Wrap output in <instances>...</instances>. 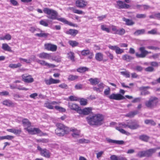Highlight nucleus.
Returning <instances> with one entry per match:
<instances>
[{"instance_id": "1", "label": "nucleus", "mask_w": 160, "mask_h": 160, "mask_svg": "<svg viewBox=\"0 0 160 160\" xmlns=\"http://www.w3.org/2000/svg\"><path fill=\"white\" fill-rule=\"evenodd\" d=\"M44 12L47 14L48 16L47 17L50 19L52 20H57L59 21L67 24L69 26L76 27V24L72 23L71 22L67 20L65 18H58V13L55 10L50 9L48 8H45L43 9Z\"/></svg>"}, {"instance_id": "2", "label": "nucleus", "mask_w": 160, "mask_h": 160, "mask_svg": "<svg viewBox=\"0 0 160 160\" xmlns=\"http://www.w3.org/2000/svg\"><path fill=\"white\" fill-rule=\"evenodd\" d=\"M86 119L90 125L98 126L104 123V117L102 114L98 113L87 117Z\"/></svg>"}, {"instance_id": "3", "label": "nucleus", "mask_w": 160, "mask_h": 160, "mask_svg": "<svg viewBox=\"0 0 160 160\" xmlns=\"http://www.w3.org/2000/svg\"><path fill=\"white\" fill-rule=\"evenodd\" d=\"M56 126L57 128L55 130V132L59 136H62L65 134H67L70 131L68 127L61 123H57Z\"/></svg>"}, {"instance_id": "4", "label": "nucleus", "mask_w": 160, "mask_h": 160, "mask_svg": "<svg viewBox=\"0 0 160 160\" xmlns=\"http://www.w3.org/2000/svg\"><path fill=\"white\" fill-rule=\"evenodd\" d=\"M158 102V98L155 97H151L149 99L146 101L145 106L149 108H153L155 107Z\"/></svg>"}, {"instance_id": "5", "label": "nucleus", "mask_w": 160, "mask_h": 160, "mask_svg": "<svg viewBox=\"0 0 160 160\" xmlns=\"http://www.w3.org/2000/svg\"><path fill=\"white\" fill-rule=\"evenodd\" d=\"M116 3L115 7L118 9H127L129 8L130 7V5L127 4L124 2L120 0L117 1Z\"/></svg>"}, {"instance_id": "6", "label": "nucleus", "mask_w": 160, "mask_h": 160, "mask_svg": "<svg viewBox=\"0 0 160 160\" xmlns=\"http://www.w3.org/2000/svg\"><path fill=\"white\" fill-rule=\"evenodd\" d=\"M139 50L141 53L138 54V53H136V57L138 58H144L148 53H151L150 52H149L145 50L144 47H141L139 48Z\"/></svg>"}, {"instance_id": "7", "label": "nucleus", "mask_w": 160, "mask_h": 160, "mask_svg": "<svg viewBox=\"0 0 160 160\" xmlns=\"http://www.w3.org/2000/svg\"><path fill=\"white\" fill-rule=\"evenodd\" d=\"M108 98L110 99L117 100H120L125 99L124 96L119 93H112L109 96Z\"/></svg>"}, {"instance_id": "8", "label": "nucleus", "mask_w": 160, "mask_h": 160, "mask_svg": "<svg viewBox=\"0 0 160 160\" xmlns=\"http://www.w3.org/2000/svg\"><path fill=\"white\" fill-rule=\"evenodd\" d=\"M140 127L138 122L136 121H131L128 122V128L132 130L137 129Z\"/></svg>"}, {"instance_id": "9", "label": "nucleus", "mask_w": 160, "mask_h": 160, "mask_svg": "<svg viewBox=\"0 0 160 160\" xmlns=\"http://www.w3.org/2000/svg\"><path fill=\"white\" fill-rule=\"evenodd\" d=\"M36 61L41 65L46 66L48 68H53L56 67V65L54 64L48 63L43 60L36 59Z\"/></svg>"}, {"instance_id": "10", "label": "nucleus", "mask_w": 160, "mask_h": 160, "mask_svg": "<svg viewBox=\"0 0 160 160\" xmlns=\"http://www.w3.org/2000/svg\"><path fill=\"white\" fill-rule=\"evenodd\" d=\"M87 4L88 2L84 0H77L75 2L76 6L80 8H84Z\"/></svg>"}, {"instance_id": "11", "label": "nucleus", "mask_w": 160, "mask_h": 160, "mask_svg": "<svg viewBox=\"0 0 160 160\" xmlns=\"http://www.w3.org/2000/svg\"><path fill=\"white\" fill-rule=\"evenodd\" d=\"M22 80L27 83H31L34 81V79L30 75H28L27 74H23L22 76Z\"/></svg>"}, {"instance_id": "12", "label": "nucleus", "mask_w": 160, "mask_h": 160, "mask_svg": "<svg viewBox=\"0 0 160 160\" xmlns=\"http://www.w3.org/2000/svg\"><path fill=\"white\" fill-rule=\"evenodd\" d=\"M37 149L40 152V154L42 156L48 158L50 157L49 152L46 149H42L39 146H38Z\"/></svg>"}, {"instance_id": "13", "label": "nucleus", "mask_w": 160, "mask_h": 160, "mask_svg": "<svg viewBox=\"0 0 160 160\" xmlns=\"http://www.w3.org/2000/svg\"><path fill=\"white\" fill-rule=\"evenodd\" d=\"M44 47L45 48L48 50L52 52L56 51L57 48V47L56 45L49 43L45 44Z\"/></svg>"}, {"instance_id": "14", "label": "nucleus", "mask_w": 160, "mask_h": 160, "mask_svg": "<svg viewBox=\"0 0 160 160\" xmlns=\"http://www.w3.org/2000/svg\"><path fill=\"white\" fill-rule=\"evenodd\" d=\"M92 108L91 107L86 108L83 109L80 108L78 111V113L82 114L84 115H88L92 112Z\"/></svg>"}, {"instance_id": "15", "label": "nucleus", "mask_w": 160, "mask_h": 160, "mask_svg": "<svg viewBox=\"0 0 160 160\" xmlns=\"http://www.w3.org/2000/svg\"><path fill=\"white\" fill-rule=\"evenodd\" d=\"M106 140L108 143H109L117 144L119 145H122L124 144V142L123 140H114L108 138H106Z\"/></svg>"}, {"instance_id": "16", "label": "nucleus", "mask_w": 160, "mask_h": 160, "mask_svg": "<svg viewBox=\"0 0 160 160\" xmlns=\"http://www.w3.org/2000/svg\"><path fill=\"white\" fill-rule=\"evenodd\" d=\"M44 81L45 83L47 85H50L52 84H56L60 82L59 80L54 79L52 78L49 79H45Z\"/></svg>"}, {"instance_id": "17", "label": "nucleus", "mask_w": 160, "mask_h": 160, "mask_svg": "<svg viewBox=\"0 0 160 160\" xmlns=\"http://www.w3.org/2000/svg\"><path fill=\"white\" fill-rule=\"evenodd\" d=\"M68 106L71 109L76 111L78 113V111L80 110V108L77 104L71 102H68Z\"/></svg>"}, {"instance_id": "18", "label": "nucleus", "mask_w": 160, "mask_h": 160, "mask_svg": "<svg viewBox=\"0 0 160 160\" xmlns=\"http://www.w3.org/2000/svg\"><path fill=\"white\" fill-rule=\"evenodd\" d=\"M37 56L42 59H50L51 57V54L44 52H42L38 54Z\"/></svg>"}, {"instance_id": "19", "label": "nucleus", "mask_w": 160, "mask_h": 160, "mask_svg": "<svg viewBox=\"0 0 160 160\" xmlns=\"http://www.w3.org/2000/svg\"><path fill=\"white\" fill-rule=\"evenodd\" d=\"M2 103L3 105L8 107H13L15 106L14 103L9 99H6L3 101Z\"/></svg>"}, {"instance_id": "20", "label": "nucleus", "mask_w": 160, "mask_h": 160, "mask_svg": "<svg viewBox=\"0 0 160 160\" xmlns=\"http://www.w3.org/2000/svg\"><path fill=\"white\" fill-rule=\"evenodd\" d=\"M156 152V149L153 148H150L145 150L146 157H152L153 154Z\"/></svg>"}, {"instance_id": "21", "label": "nucleus", "mask_w": 160, "mask_h": 160, "mask_svg": "<svg viewBox=\"0 0 160 160\" xmlns=\"http://www.w3.org/2000/svg\"><path fill=\"white\" fill-rule=\"evenodd\" d=\"M25 129L28 132L31 134H34L37 133H39L40 132V130L38 128H26Z\"/></svg>"}, {"instance_id": "22", "label": "nucleus", "mask_w": 160, "mask_h": 160, "mask_svg": "<svg viewBox=\"0 0 160 160\" xmlns=\"http://www.w3.org/2000/svg\"><path fill=\"white\" fill-rule=\"evenodd\" d=\"M78 32V31L76 29H70L66 32L67 34L70 35L72 36H75Z\"/></svg>"}, {"instance_id": "23", "label": "nucleus", "mask_w": 160, "mask_h": 160, "mask_svg": "<svg viewBox=\"0 0 160 160\" xmlns=\"http://www.w3.org/2000/svg\"><path fill=\"white\" fill-rule=\"evenodd\" d=\"M91 84L92 85H96L99 83L100 81L99 78H90L88 80Z\"/></svg>"}, {"instance_id": "24", "label": "nucleus", "mask_w": 160, "mask_h": 160, "mask_svg": "<svg viewBox=\"0 0 160 160\" xmlns=\"http://www.w3.org/2000/svg\"><path fill=\"white\" fill-rule=\"evenodd\" d=\"M72 132V136L74 138H77L80 135V131L75 128L72 129L70 130Z\"/></svg>"}, {"instance_id": "25", "label": "nucleus", "mask_w": 160, "mask_h": 160, "mask_svg": "<svg viewBox=\"0 0 160 160\" xmlns=\"http://www.w3.org/2000/svg\"><path fill=\"white\" fill-rule=\"evenodd\" d=\"M103 55L101 52L96 53L95 56V59L98 61H101L103 58Z\"/></svg>"}, {"instance_id": "26", "label": "nucleus", "mask_w": 160, "mask_h": 160, "mask_svg": "<svg viewBox=\"0 0 160 160\" xmlns=\"http://www.w3.org/2000/svg\"><path fill=\"white\" fill-rule=\"evenodd\" d=\"M2 48L3 50L5 51L11 52L12 51L11 49V48L7 43H3Z\"/></svg>"}, {"instance_id": "27", "label": "nucleus", "mask_w": 160, "mask_h": 160, "mask_svg": "<svg viewBox=\"0 0 160 160\" xmlns=\"http://www.w3.org/2000/svg\"><path fill=\"white\" fill-rule=\"evenodd\" d=\"M122 59L123 60L128 62H129L131 60L133 59V58L132 56L128 54H125L122 56Z\"/></svg>"}, {"instance_id": "28", "label": "nucleus", "mask_w": 160, "mask_h": 160, "mask_svg": "<svg viewBox=\"0 0 160 160\" xmlns=\"http://www.w3.org/2000/svg\"><path fill=\"white\" fill-rule=\"evenodd\" d=\"M122 20L126 22V24L127 25L131 26L134 24L135 23L132 20L127 19L125 18H122Z\"/></svg>"}, {"instance_id": "29", "label": "nucleus", "mask_w": 160, "mask_h": 160, "mask_svg": "<svg viewBox=\"0 0 160 160\" xmlns=\"http://www.w3.org/2000/svg\"><path fill=\"white\" fill-rule=\"evenodd\" d=\"M138 113V112L137 111H133L131 112L126 115V116L129 118H132L134 116L137 114Z\"/></svg>"}, {"instance_id": "30", "label": "nucleus", "mask_w": 160, "mask_h": 160, "mask_svg": "<svg viewBox=\"0 0 160 160\" xmlns=\"http://www.w3.org/2000/svg\"><path fill=\"white\" fill-rule=\"evenodd\" d=\"M139 138L141 140L145 142H147L149 138V137L148 136L145 135H140Z\"/></svg>"}, {"instance_id": "31", "label": "nucleus", "mask_w": 160, "mask_h": 160, "mask_svg": "<svg viewBox=\"0 0 160 160\" xmlns=\"http://www.w3.org/2000/svg\"><path fill=\"white\" fill-rule=\"evenodd\" d=\"M22 122L25 127H30L31 126V123L29 120L27 119H24L22 120Z\"/></svg>"}, {"instance_id": "32", "label": "nucleus", "mask_w": 160, "mask_h": 160, "mask_svg": "<svg viewBox=\"0 0 160 160\" xmlns=\"http://www.w3.org/2000/svg\"><path fill=\"white\" fill-rule=\"evenodd\" d=\"M145 32L144 29H139L136 30L134 33L135 35L138 36L140 35L144 34Z\"/></svg>"}, {"instance_id": "33", "label": "nucleus", "mask_w": 160, "mask_h": 160, "mask_svg": "<svg viewBox=\"0 0 160 160\" xmlns=\"http://www.w3.org/2000/svg\"><path fill=\"white\" fill-rule=\"evenodd\" d=\"M11 38V35L9 34H7L4 37H0V40H10Z\"/></svg>"}, {"instance_id": "34", "label": "nucleus", "mask_w": 160, "mask_h": 160, "mask_svg": "<svg viewBox=\"0 0 160 160\" xmlns=\"http://www.w3.org/2000/svg\"><path fill=\"white\" fill-rule=\"evenodd\" d=\"M69 9L70 10H72V12L74 13L78 14H84V12L78 9H77L73 8H70Z\"/></svg>"}, {"instance_id": "35", "label": "nucleus", "mask_w": 160, "mask_h": 160, "mask_svg": "<svg viewBox=\"0 0 160 160\" xmlns=\"http://www.w3.org/2000/svg\"><path fill=\"white\" fill-rule=\"evenodd\" d=\"M145 123L146 124H150L152 125H156V123L152 120L146 119L144 121Z\"/></svg>"}, {"instance_id": "36", "label": "nucleus", "mask_w": 160, "mask_h": 160, "mask_svg": "<svg viewBox=\"0 0 160 160\" xmlns=\"http://www.w3.org/2000/svg\"><path fill=\"white\" fill-rule=\"evenodd\" d=\"M42 32V31H41L40 33H37L35 34V35L40 37L46 38L49 35V34L48 33H45Z\"/></svg>"}, {"instance_id": "37", "label": "nucleus", "mask_w": 160, "mask_h": 160, "mask_svg": "<svg viewBox=\"0 0 160 160\" xmlns=\"http://www.w3.org/2000/svg\"><path fill=\"white\" fill-rule=\"evenodd\" d=\"M88 70V68L85 67H81L77 69V72L80 73H83Z\"/></svg>"}, {"instance_id": "38", "label": "nucleus", "mask_w": 160, "mask_h": 160, "mask_svg": "<svg viewBox=\"0 0 160 160\" xmlns=\"http://www.w3.org/2000/svg\"><path fill=\"white\" fill-rule=\"evenodd\" d=\"M90 52V51L88 49L83 50L81 51V54L82 56H85L89 55Z\"/></svg>"}, {"instance_id": "39", "label": "nucleus", "mask_w": 160, "mask_h": 160, "mask_svg": "<svg viewBox=\"0 0 160 160\" xmlns=\"http://www.w3.org/2000/svg\"><path fill=\"white\" fill-rule=\"evenodd\" d=\"M137 156L140 158L146 157L145 150L139 152L137 154Z\"/></svg>"}, {"instance_id": "40", "label": "nucleus", "mask_w": 160, "mask_h": 160, "mask_svg": "<svg viewBox=\"0 0 160 160\" xmlns=\"http://www.w3.org/2000/svg\"><path fill=\"white\" fill-rule=\"evenodd\" d=\"M22 65L20 63H18L17 64H10L9 67L12 68H17L20 67Z\"/></svg>"}, {"instance_id": "41", "label": "nucleus", "mask_w": 160, "mask_h": 160, "mask_svg": "<svg viewBox=\"0 0 160 160\" xmlns=\"http://www.w3.org/2000/svg\"><path fill=\"white\" fill-rule=\"evenodd\" d=\"M125 33V30L123 28H120L119 29H118V32L117 34H118L119 35H124Z\"/></svg>"}, {"instance_id": "42", "label": "nucleus", "mask_w": 160, "mask_h": 160, "mask_svg": "<svg viewBox=\"0 0 160 160\" xmlns=\"http://www.w3.org/2000/svg\"><path fill=\"white\" fill-rule=\"evenodd\" d=\"M101 28L102 31H106L108 33L110 32V30L109 29L107 28L106 25H101Z\"/></svg>"}, {"instance_id": "43", "label": "nucleus", "mask_w": 160, "mask_h": 160, "mask_svg": "<svg viewBox=\"0 0 160 160\" xmlns=\"http://www.w3.org/2000/svg\"><path fill=\"white\" fill-rule=\"evenodd\" d=\"M69 43L72 47L76 46L78 44V42L75 41H69Z\"/></svg>"}, {"instance_id": "44", "label": "nucleus", "mask_w": 160, "mask_h": 160, "mask_svg": "<svg viewBox=\"0 0 160 160\" xmlns=\"http://www.w3.org/2000/svg\"><path fill=\"white\" fill-rule=\"evenodd\" d=\"M78 77L77 75H70L68 79L69 80L73 81L78 79Z\"/></svg>"}, {"instance_id": "45", "label": "nucleus", "mask_w": 160, "mask_h": 160, "mask_svg": "<svg viewBox=\"0 0 160 160\" xmlns=\"http://www.w3.org/2000/svg\"><path fill=\"white\" fill-rule=\"evenodd\" d=\"M50 59H51L52 60L55 61L57 62H59L61 61L60 59L59 58H58L56 56H54L51 55Z\"/></svg>"}, {"instance_id": "46", "label": "nucleus", "mask_w": 160, "mask_h": 160, "mask_svg": "<svg viewBox=\"0 0 160 160\" xmlns=\"http://www.w3.org/2000/svg\"><path fill=\"white\" fill-rule=\"evenodd\" d=\"M120 73L122 75L125 76L126 78H129L130 77L129 72L128 71H122L120 72Z\"/></svg>"}, {"instance_id": "47", "label": "nucleus", "mask_w": 160, "mask_h": 160, "mask_svg": "<svg viewBox=\"0 0 160 160\" xmlns=\"http://www.w3.org/2000/svg\"><path fill=\"white\" fill-rule=\"evenodd\" d=\"M44 106L47 108L50 109H52L53 108V107L51 103H49L48 102H46L44 104Z\"/></svg>"}, {"instance_id": "48", "label": "nucleus", "mask_w": 160, "mask_h": 160, "mask_svg": "<svg viewBox=\"0 0 160 160\" xmlns=\"http://www.w3.org/2000/svg\"><path fill=\"white\" fill-rule=\"evenodd\" d=\"M68 58L72 61L74 60V53L72 52H70L68 53Z\"/></svg>"}, {"instance_id": "49", "label": "nucleus", "mask_w": 160, "mask_h": 160, "mask_svg": "<svg viewBox=\"0 0 160 160\" xmlns=\"http://www.w3.org/2000/svg\"><path fill=\"white\" fill-rule=\"evenodd\" d=\"M80 103L82 105H85L87 103V100L84 98H82L81 99Z\"/></svg>"}, {"instance_id": "50", "label": "nucleus", "mask_w": 160, "mask_h": 160, "mask_svg": "<svg viewBox=\"0 0 160 160\" xmlns=\"http://www.w3.org/2000/svg\"><path fill=\"white\" fill-rule=\"evenodd\" d=\"M121 128L120 126L119 127H116V129L122 134H126L127 132Z\"/></svg>"}, {"instance_id": "51", "label": "nucleus", "mask_w": 160, "mask_h": 160, "mask_svg": "<svg viewBox=\"0 0 160 160\" xmlns=\"http://www.w3.org/2000/svg\"><path fill=\"white\" fill-rule=\"evenodd\" d=\"M105 53L109 58L111 60H113V56L112 54L110 52L108 51H107L105 52Z\"/></svg>"}, {"instance_id": "52", "label": "nucleus", "mask_w": 160, "mask_h": 160, "mask_svg": "<svg viewBox=\"0 0 160 160\" xmlns=\"http://www.w3.org/2000/svg\"><path fill=\"white\" fill-rule=\"evenodd\" d=\"M115 52L117 54H121L124 52V50L118 47L116 50Z\"/></svg>"}, {"instance_id": "53", "label": "nucleus", "mask_w": 160, "mask_h": 160, "mask_svg": "<svg viewBox=\"0 0 160 160\" xmlns=\"http://www.w3.org/2000/svg\"><path fill=\"white\" fill-rule=\"evenodd\" d=\"M55 108L56 109L61 112H65L66 111V109L65 108L59 106H55Z\"/></svg>"}, {"instance_id": "54", "label": "nucleus", "mask_w": 160, "mask_h": 160, "mask_svg": "<svg viewBox=\"0 0 160 160\" xmlns=\"http://www.w3.org/2000/svg\"><path fill=\"white\" fill-rule=\"evenodd\" d=\"M146 15L145 14H137L136 17L138 18H145L146 17Z\"/></svg>"}, {"instance_id": "55", "label": "nucleus", "mask_w": 160, "mask_h": 160, "mask_svg": "<svg viewBox=\"0 0 160 160\" xmlns=\"http://www.w3.org/2000/svg\"><path fill=\"white\" fill-rule=\"evenodd\" d=\"M145 70L148 72H152L154 71V68L152 67H148L145 69Z\"/></svg>"}, {"instance_id": "56", "label": "nucleus", "mask_w": 160, "mask_h": 160, "mask_svg": "<svg viewBox=\"0 0 160 160\" xmlns=\"http://www.w3.org/2000/svg\"><path fill=\"white\" fill-rule=\"evenodd\" d=\"M39 23L40 24L45 27H47L48 25V23L44 20H41L39 22Z\"/></svg>"}, {"instance_id": "57", "label": "nucleus", "mask_w": 160, "mask_h": 160, "mask_svg": "<svg viewBox=\"0 0 160 160\" xmlns=\"http://www.w3.org/2000/svg\"><path fill=\"white\" fill-rule=\"evenodd\" d=\"M141 100V98L140 97L136 98L132 101V103H137L140 102Z\"/></svg>"}, {"instance_id": "58", "label": "nucleus", "mask_w": 160, "mask_h": 160, "mask_svg": "<svg viewBox=\"0 0 160 160\" xmlns=\"http://www.w3.org/2000/svg\"><path fill=\"white\" fill-rule=\"evenodd\" d=\"M112 30L113 32H114L113 33V34H117V33L118 32V29H117L116 26L112 25Z\"/></svg>"}, {"instance_id": "59", "label": "nucleus", "mask_w": 160, "mask_h": 160, "mask_svg": "<svg viewBox=\"0 0 160 160\" xmlns=\"http://www.w3.org/2000/svg\"><path fill=\"white\" fill-rule=\"evenodd\" d=\"M83 85L80 84H76L75 86V88L77 90L81 89L82 88Z\"/></svg>"}, {"instance_id": "60", "label": "nucleus", "mask_w": 160, "mask_h": 160, "mask_svg": "<svg viewBox=\"0 0 160 160\" xmlns=\"http://www.w3.org/2000/svg\"><path fill=\"white\" fill-rule=\"evenodd\" d=\"M119 125L120 127L121 128H126L127 127L128 128V122L127 124H125L124 122L119 123Z\"/></svg>"}, {"instance_id": "61", "label": "nucleus", "mask_w": 160, "mask_h": 160, "mask_svg": "<svg viewBox=\"0 0 160 160\" xmlns=\"http://www.w3.org/2000/svg\"><path fill=\"white\" fill-rule=\"evenodd\" d=\"M147 48L149 49L153 50H159L160 49L158 47L153 46H148L147 47Z\"/></svg>"}, {"instance_id": "62", "label": "nucleus", "mask_w": 160, "mask_h": 160, "mask_svg": "<svg viewBox=\"0 0 160 160\" xmlns=\"http://www.w3.org/2000/svg\"><path fill=\"white\" fill-rule=\"evenodd\" d=\"M59 87L62 88L67 89L68 88V85L64 83L59 85Z\"/></svg>"}, {"instance_id": "63", "label": "nucleus", "mask_w": 160, "mask_h": 160, "mask_svg": "<svg viewBox=\"0 0 160 160\" xmlns=\"http://www.w3.org/2000/svg\"><path fill=\"white\" fill-rule=\"evenodd\" d=\"M69 98L71 101H76L78 100V98L73 96H70Z\"/></svg>"}, {"instance_id": "64", "label": "nucleus", "mask_w": 160, "mask_h": 160, "mask_svg": "<svg viewBox=\"0 0 160 160\" xmlns=\"http://www.w3.org/2000/svg\"><path fill=\"white\" fill-rule=\"evenodd\" d=\"M111 160H119V157H118L116 155H112L110 157Z\"/></svg>"}]
</instances>
